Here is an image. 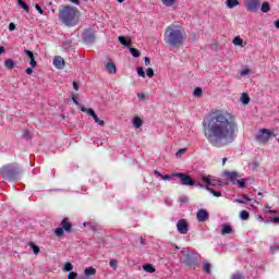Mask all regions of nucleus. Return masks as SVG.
I'll list each match as a JSON object with an SVG mask.
<instances>
[{
	"instance_id": "7ed1b4c3",
	"label": "nucleus",
	"mask_w": 279,
	"mask_h": 279,
	"mask_svg": "<svg viewBox=\"0 0 279 279\" xmlns=\"http://www.w3.org/2000/svg\"><path fill=\"white\" fill-rule=\"evenodd\" d=\"M59 19L66 27H75L80 23V11L71 5L59 8Z\"/></svg>"
},
{
	"instance_id": "72a5a7b5",
	"label": "nucleus",
	"mask_w": 279,
	"mask_h": 279,
	"mask_svg": "<svg viewBox=\"0 0 279 279\" xmlns=\"http://www.w3.org/2000/svg\"><path fill=\"white\" fill-rule=\"evenodd\" d=\"M207 191H209L214 197H221V192L219 191H215L210 187H207Z\"/></svg>"
},
{
	"instance_id": "ea45409f",
	"label": "nucleus",
	"mask_w": 279,
	"mask_h": 279,
	"mask_svg": "<svg viewBox=\"0 0 279 279\" xmlns=\"http://www.w3.org/2000/svg\"><path fill=\"white\" fill-rule=\"evenodd\" d=\"M29 64H31L32 69H36V66H38V63L36 62L35 57L31 59Z\"/></svg>"
},
{
	"instance_id": "3c124183",
	"label": "nucleus",
	"mask_w": 279,
	"mask_h": 279,
	"mask_svg": "<svg viewBox=\"0 0 279 279\" xmlns=\"http://www.w3.org/2000/svg\"><path fill=\"white\" fill-rule=\"evenodd\" d=\"M182 154H186V148H181L177 151V156H181Z\"/></svg>"
},
{
	"instance_id": "412c9836",
	"label": "nucleus",
	"mask_w": 279,
	"mask_h": 279,
	"mask_svg": "<svg viewBox=\"0 0 279 279\" xmlns=\"http://www.w3.org/2000/svg\"><path fill=\"white\" fill-rule=\"evenodd\" d=\"M85 276H95V274H97V269H95L94 267H87L84 270Z\"/></svg>"
},
{
	"instance_id": "2eb2a0df",
	"label": "nucleus",
	"mask_w": 279,
	"mask_h": 279,
	"mask_svg": "<svg viewBox=\"0 0 279 279\" xmlns=\"http://www.w3.org/2000/svg\"><path fill=\"white\" fill-rule=\"evenodd\" d=\"M84 40H85V43H88V44L95 43V34L94 33H85Z\"/></svg>"
},
{
	"instance_id": "9d476101",
	"label": "nucleus",
	"mask_w": 279,
	"mask_h": 279,
	"mask_svg": "<svg viewBox=\"0 0 279 279\" xmlns=\"http://www.w3.org/2000/svg\"><path fill=\"white\" fill-rule=\"evenodd\" d=\"M196 219L197 221H201L202 223H204L205 221H208V219H210V214H208V210L206 209H199L196 213Z\"/></svg>"
},
{
	"instance_id": "0e129e2a",
	"label": "nucleus",
	"mask_w": 279,
	"mask_h": 279,
	"mask_svg": "<svg viewBox=\"0 0 279 279\" xmlns=\"http://www.w3.org/2000/svg\"><path fill=\"white\" fill-rule=\"evenodd\" d=\"M140 243H141V245H145V239L140 238Z\"/></svg>"
},
{
	"instance_id": "c9c22d12",
	"label": "nucleus",
	"mask_w": 279,
	"mask_h": 279,
	"mask_svg": "<svg viewBox=\"0 0 279 279\" xmlns=\"http://www.w3.org/2000/svg\"><path fill=\"white\" fill-rule=\"evenodd\" d=\"M64 271H73V264L71 263H65L64 267H63Z\"/></svg>"
},
{
	"instance_id": "393cba45",
	"label": "nucleus",
	"mask_w": 279,
	"mask_h": 279,
	"mask_svg": "<svg viewBox=\"0 0 279 279\" xmlns=\"http://www.w3.org/2000/svg\"><path fill=\"white\" fill-rule=\"evenodd\" d=\"M81 112H86V114H88L89 117H93L95 114V110L86 108L84 106L81 107Z\"/></svg>"
},
{
	"instance_id": "ddd939ff",
	"label": "nucleus",
	"mask_w": 279,
	"mask_h": 279,
	"mask_svg": "<svg viewBox=\"0 0 279 279\" xmlns=\"http://www.w3.org/2000/svg\"><path fill=\"white\" fill-rule=\"evenodd\" d=\"M105 69L111 75L117 73V64H114V62H111V61L105 62Z\"/></svg>"
},
{
	"instance_id": "c85d7f7f",
	"label": "nucleus",
	"mask_w": 279,
	"mask_h": 279,
	"mask_svg": "<svg viewBox=\"0 0 279 279\" xmlns=\"http://www.w3.org/2000/svg\"><path fill=\"white\" fill-rule=\"evenodd\" d=\"M19 5H21V8H23L24 12H29V5H27V3H25V1L23 0H17Z\"/></svg>"
},
{
	"instance_id": "f8f14e48",
	"label": "nucleus",
	"mask_w": 279,
	"mask_h": 279,
	"mask_svg": "<svg viewBox=\"0 0 279 279\" xmlns=\"http://www.w3.org/2000/svg\"><path fill=\"white\" fill-rule=\"evenodd\" d=\"M64 58L60 57V56H56L53 58V66H56V69L62 70L64 69Z\"/></svg>"
},
{
	"instance_id": "49530a36",
	"label": "nucleus",
	"mask_w": 279,
	"mask_h": 279,
	"mask_svg": "<svg viewBox=\"0 0 279 279\" xmlns=\"http://www.w3.org/2000/svg\"><path fill=\"white\" fill-rule=\"evenodd\" d=\"M144 64H145L146 66H149V65L151 64V60H150L148 57H145V58H144Z\"/></svg>"
},
{
	"instance_id": "338daca9",
	"label": "nucleus",
	"mask_w": 279,
	"mask_h": 279,
	"mask_svg": "<svg viewBox=\"0 0 279 279\" xmlns=\"http://www.w3.org/2000/svg\"><path fill=\"white\" fill-rule=\"evenodd\" d=\"M275 27H277V29H279V20L275 21Z\"/></svg>"
},
{
	"instance_id": "680f3d73",
	"label": "nucleus",
	"mask_w": 279,
	"mask_h": 279,
	"mask_svg": "<svg viewBox=\"0 0 279 279\" xmlns=\"http://www.w3.org/2000/svg\"><path fill=\"white\" fill-rule=\"evenodd\" d=\"M1 53H5V48L3 46H0V56Z\"/></svg>"
},
{
	"instance_id": "5701e85b",
	"label": "nucleus",
	"mask_w": 279,
	"mask_h": 279,
	"mask_svg": "<svg viewBox=\"0 0 279 279\" xmlns=\"http://www.w3.org/2000/svg\"><path fill=\"white\" fill-rule=\"evenodd\" d=\"M92 118L94 119L95 123H98L100 125V128H104V125H106V122L104 120H100L99 117H97V113H94Z\"/></svg>"
},
{
	"instance_id": "de8ad7c7",
	"label": "nucleus",
	"mask_w": 279,
	"mask_h": 279,
	"mask_svg": "<svg viewBox=\"0 0 279 279\" xmlns=\"http://www.w3.org/2000/svg\"><path fill=\"white\" fill-rule=\"evenodd\" d=\"M35 10H37V12H39V14H45V12L43 11V8L39 7V4H35Z\"/></svg>"
},
{
	"instance_id": "052dcab7",
	"label": "nucleus",
	"mask_w": 279,
	"mask_h": 279,
	"mask_svg": "<svg viewBox=\"0 0 279 279\" xmlns=\"http://www.w3.org/2000/svg\"><path fill=\"white\" fill-rule=\"evenodd\" d=\"M155 175H157L158 178H162V173H160V171L155 170Z\"/></svg>"
},
{
	"instance_id": "1a4fd4ad",
	"label": "nucleus",
	"mask_w": 279,
	"mask_h": 279,
	"mask_svg": "<svg viewBox=\"0 0 279 279\" xmlns=\"http://www.w3.org/2000/svg\"><path fill=\"white\" fill-rule=\"evenodd\" d=\"M177 230L180 234H187L189 233V223L185 219H181L177 222Z\"/></svg>"
},
{
	"instance_id": "c756f323",
	"label": "nucleus",
	"mask_w": 279,
	"mask_h": 279,
	"mask_svg": "<svg viewBox=\"0 0 279 279\" xmlns=\"http://www.w3.org/2000/svg\"><path fill=\"white\" fill-rule=\"evenodd\" d=\"M161 3L166 5L167 8H171L175 5V0H161Z\"/></svg>"
},
{
	"instance_id": "20e7f679",
	"label": "nucleus",
	"mask_w": 279,
	"mask_h": 279,
	"mask_svg": "<svg viewBox=\"0 0 279 279\" xmlns=\"http://www.w3.org/2000/svg\"><path fill=\"white\" fill-rule=\"evenodd\" d=\"M64 232H68V234H73V223H71L69 218H63L61 221V227H58L54 230L56 236H63Z\"/></svg>"
},
{
	"instance_id": "a19ab883",
	"label": "nucleus",
	"mask_w": 279,
	"mask_h": 279,
	"mask_svg": "<svg viewBox=\"0 0 279 279\" xmlns=\"http://www.w3.org/2000/svg\"><path fill=\"white\" fill-rule=\"evenodd\" d=\"M146 75H147V77H154V69L148 68V69L146 70Z\"/></svg>"
},
{
	"instance_id": "cd10ccee",
	"label": "nucleus",
	"mask_w": 279,
	"mask_h": 279,
	"mask_svg": "<svg viewBox=\"0 0 279 279\" xmlns=\"http://www.w3.org/2000/svg\"><path fill=\"white\" fill-rule=\"evenodd\" d=\"M233 45L235 46V47H241V46H243V39L241 38V37H234L233 38Z\"/></svg>"
},
{
	"instance_id": "864d4df0",
	"label": "nucleus",
	"mask_w": 279,
	"mask_h": 279,
	"mask_svg": "<svg viewBox=\"0 0 279 279\" xmlns=\"http://www.w3.org/2000/svg\"><path fill=\"white\" fill-rule=\"evenodd\" d=\"M72 101L76 105L80 106V101L77 100V96L72 97Z\"/></svg>"
},
{
	"instance_id": "0eeeda50",
	"label": "nucleus",
	"mask_w": 279,
	"mask_h": 279,
	"mask_svg": "<svg viewBox=\"0 0 279 279\" xmlns=\"http://www.w3.org/2000/svg\"><path fill=\"white\" fill-rule=\"evenodd\" d=\"M199 260L197 253H186L183 255L182 263L187 267H195Z\"/></svg>"
},
{
	"instance_id": "e2e57ef3",
	"label": "nucleus",
	"mask_w": 279,
	"mask_h": 279,
	"mask_svg": "<svg viewBox=\"0 0 279 279\" xmlns=\"http://www.w3.org/2000/svg\"><path fill=\"white\" fill-rule=\"evenodd\" d=\"M71 3H75V5H80V0H70Z\"/></svg>"
},
{
	"instance_id": "a211bd4d",
	"label": "nucleus",
	"mask_w": 279,
	"mask_h": 279,
	"mask_svg": "<svg viewBox=\"0 0 279 279\" xmlns=\"http://www.w3.org/2000/svg\"><path fill=\"white\" fill-rule=\"evenodd\" d=\"M221 234H222V235L232 234V227H231L230 225H225V226L222 227Z\"/></svg>"
},
{
	"instance_id": "774afa93",
	"label": "nucleus",
	"mask_w": 279,
	"mask_h": 279,
	"mask_svg": "<svg viewBox=\"0 0 279 279\" xmlns=\"http://www.w3.org/2000/svg\"><path fill=\"white\" fill-rule=\"evenodd\" d=\"M243 199H246L247 202H251V199L247 197V195H242Z\"/></svg>"
},
{
	"instance_id": "f257e3e1",
	"label": "nucleus",
	"mask_w": 279,
	"mask_h": 279,
	"mask_svg": "<svg viewBox=\"0 0 279 279\" xmlns=\"http://www.w3.org/2000/svg\"><path fill=\"white\" fill-rule=\"evenodd\" d=\"M238 130L236 116L228 110L214 109L203 120V132L214 147L234 143Z\"/></svg>"
},
{
	"instance_id": "79ce46f5",
	"label": "nucleus",
	"mask_w": 279,
	"mask_h": 279,
	"mask_svg": "<svg viewBox=\"0 0 279 279\" xmlns=\"http://www.w3.org/2000/svg\"><path fill=\"white\" fill-rule=\"evenodd\" d=\"M24 53L29 58V60H32V58H35L34 57V52L32 50H24Z\"/></svg>"
},
{
	"instance_id": "bb28decb",
	"label": "nucleus",
	"mask_w": 279,
	"mask_h": 279,
	"mask_svg": "<svg viewBox=\"0 0 279 279\" xmlns=\"http://www.w3.org/2000/svg\"><path fill=\"white\" fill-rule=\"evenodd\" d=\"M130 49V53L133 56V58H141V51H138V49L136 48H129Z\"/></svg>"
},
{
	"instance_id": "8fccbe9b",
	"label": "nucleus",
	"mask_w": 279,
	"mask_h": 279,
	"mask_svg": "<svg viewBox=\"0 0 279 279\" xmlns=\"http://www.w3.org/2000/svg\"><path fill=\"white\" fill-rule=\"evenodd\" d=\"M171 178H173V175L166 174V175L161 177V180L167 182V181L171 180Z\"/></svg>"
},
{
	"instance_id": "bf43d9fd",
	"label": "nucleus",
	"mask_w": 279,
	"mask_h": 279,
	"mask_svg": "<svg viewBox=\"0 0 279 279\" xmlns=\"http://www.w3.org/2000/svg\"><path fill=\"white\" fill-rule=\"evenodd\" d=\"M24 138H29V131H24Z\"/></svg>"
},
{
	"instance_id": "f3484780",
	"label": "nucleus",
	"mask_w": 279,
	"mask_h": 279,
	"mask_svg": "<svg viewBox=\"0 0 279 279\" xmlns=\"http://www.w3.org/2000/svg\"><path fill=\"white\" fill-rule=\"evenodd\" d=\"M118 40L121 45H123L124 47H130V45H132L131 40H128V38H125L124 36H119Z\"/></svg>"
},
{
	"instance_id": "423d86ee",
	"label": "nucleus",
	"mask_w": 279,
	"mask_h": 279,
	"mask_svg": "<svg viewBox=\"0 0 279 279\" xmlns=\"http://www.w3.org/2000/svg\"><path fill=\"white\" fill-rule=\"evenodd\" d=\"M172 178H179L180 184H182V186H195V180H193V178H191L190 174L174 172L172 173Z\"/></svg>"
},
{
	"instance_id": "09e8293b",
	"label": "nucleus",
	"mask_w": 279,
	"mask_h": 279,
	"mask_svg": "<svg viewBox=\"0 0 279 279\" xmlns=\"http://www.w3.org/2000/svg\"><path fill=\"white\" fill-rule=\"evenodd\" d=\"M14 29H16V24L10 23V24H9V31H10V32H14Z\"/></svg>"
},
{
	"instance_id": "39448f33",
	"label": "nucleus",
	"mask_w": 279,
	"mask_h": 279,
	"mask_svg": "<svg viewBox=\"0 0 279 279\" xmlns=\"http://www.w3.org/2000/svg\"><path fill=\"white\" fill-rule=\"evenodd\" d=\"M19 171L20 168L16 163H9L0 169L2 175H5L9 180H12V178H16V175H19Z\"/></svg>"
},
{
	"instance_id": "4468645a",
	"label": "nucleus",
	"mask_w": 279,
	"mask_h": 279,
	"mask_svg": "<svg viewBox=\"0 0 279 279\" xmlns=\"http://www.w3.org/2000/svg\"><path fill=\"white\" fill-rule=\"evenodd\" d=\"M225 175H226V178H229V180L232 184H236V181H238L236 178H239V172H236V171H232V172L226 171Z\"/></svg>"
},
{
	"instance_id": "473e14b6",
	"label": "nucleus",
	"mask_w": 279,
	"mask_h": 279,
	"mask_svg": "<svg viewBox=\"0 0 279 279\" xmlns=\"http://www.w3.org/2000/svg\"><path fill=\"white\" fill-rule=\"evenodd\" d=\"M241 101H242V104L247 106V104H250V96L247 94H242Z\"/></svg>"
},
{
	"instance_id": "6ab92c4d",
	"label": "nucleus",
	"mask_w": 279,
	"mask_h": 279,
	"mask_svg": "<svg viewBox=\"0 0 279 279\" xmlns=\"http://www.w3.org/2000/svg\"><path fill=\"white\" fill-rule=\"evenodd\" d=\"M144 271H147V274H154L156 271V268L151 264H145L143 266Z\"/></svg>"
},
{
	"instance_id": "b1692460",
	"label": "nucleus",
	"mask_w": 279,
	"mask_h": 279,
	"mask_svg": "<svg viewBox=\"0 0 279 279\" xmlns=\"http://www.w3.org/2000/svg\"><path fill=\"white\" fill-rule=\"evenodd\" d=\"M133 125L136 129L141 128L143 125V120L141 118H138V117H135L133 119Z\"/></svg>"
},
{
	"instance_id": "69168bd1",
	"label": "nucleus",
	"mask_w": 279,
	"mask_h": 279,
	"mask_svg": "<svg viewBox=\"0 0 279 279\" xmlns=\"http://www.w3.org/2000/svg\"><path fill=\"white\" fill-rule=\"evenodd\" d=\"M226 162H228V158H222V167L226 166Z\"/></svg>"
},
{
	"instance_id": "4be33fe9",
	"label": "nucleus",
	"mask_w": 279,
	"mask_h": 279,
	"mask_svg": "<svg viewBox=\"0 0 279 279\" xmlns=\"http://www.w3.org/2000/svg\"><path fill=\"white\" fill-rule=\"evenodd\" d=\"M260 10H262V12L267 14V12H269L271 10V5H269V2H263Z\"/></svg>"
},
{
	"instance_id": "c03bdc74",
	"label": "nucleus",
	"mask_w": 279,
	"mask_h": 279,
	"mask_svg": "<svg viewBox=\"0 0 279 279\" xmlns=\"http://www.w3.org/2000/svg\"><path fill=\"white\" fill-rule=\"evenodd\" d=\"M109 265H110V267H112V269H117V265H118L117 259H111V260L109 262Z\"/></svg>"
},
{
	"instance_id": "a878e982",
	"label": "nucleus",
	"mask_w": 279,
	"mask_h": 279,
	"mask_svg": "<svg viewBox=\"0 0 279 279\" xmlns=\"http://www.w3.org/2000/svg\"><path fill=\"white\" fill-rule=\"evenodd\" d=\"M240 218L243 220V221H247V219H250V213L247 210H242L240 213Z\"/></svg>"
},
{
	"instance_id": "aec40b11",
	"label": "nucleus",
	"mask_w": 279,
	"mask_h": 279,
	"mask_svg": "<svg viewBox=\"0 0 279 279\" xmlns=\"http://www.w3.org/2000/svg\"><path fill=\"white\" fill-rule=\"evenodd\" d=\"M226 4L230 10H232V8H236V5H239V0H227Z\"/></svg>"
},
{
	"instance_id": "4d7b16f0",
	"label": "nucleus",
	"mask_w": 279,
	"mask_h": 279,
	"mask_svg": "<svg viewBox=\"0 0 279 279\" xmlns=\"http://www.w3.org/2000/svg\"><path fill=\"white\" fill-rule=\"evenodd\" d=\"M137 97H138V99H141L142 101L146 99L145 94H138Z\"/></svg>"
},
{
	"instance_id": "58836bf2",
	"label": "nucleus",
	"mask_w": 279,
	"mask_h": 279,
	"mask_svg": "<svg viewBox=\"0 0 279 279\" xmlns=\"http://www.w3.org/2000/svg\"><path fill=\"white\" fill-rule=\"evenodd\" d=\"M137 75H138L140 77H145V70H143L142 66H138V68H137Z\"/></svg>"
},
{
	"instance_id": "9b49d317",
	"label": "nucleus",
	"mask_w": 279,
	"mask_h": 279,
	"mask_svg": "<svg viewBox=\"0 0 279 279\" xmlns=\"http://www.w3.org/2000/svg\"><path fill=\"white\" fill-rule=\"evenodd\" d=\"M246 8L248 12H258L260 0H248Z\"/></svg>"
},
{
	"instance_id": "5fc2aeb1",
	"label": "nucleus",
	"mask_w": 279,
	"mask_h": 279,
	"mask_svg": "<svg viewBox=\"0 0 279 279\" xmlns=\"http://www.w3.org/2000/svg\"><path fill=\"white\" fill-rule=\"evenodd\" d=\"M241 75H250V69H245L241 72Z\"/></svg>"
},
{
	"instance_id": "603ef678",
	"label": "nucleus",
	"mask_w": 279,
	"mask_h": 279,
	"mask_svg": "<svg viewBox=\"0 0 279 279\" xmlns=\"http://www.w3.org/2000/svg\"><path fill=\"white\" fill-rule=\"evenodd\" d=\"M25 73H27V75H32L34 73V68H27Z\"/></svg>"
},
{
	"instance_id": "f704fd0d",
	"label": "nucleus",
	"mask_w": 279,
	"mask_h": 279,
	"mask_svg": "<svg viewBox=\"0 0 279 279\" xmlns=\"http://www.w3.org/2000/svg\"><path fill=\"white\" fill-rule=\"evenodd\" d=\"M202 93H204V90L201 87H196L194 89L193 95H194V97H202Z\"/></svg>"
},
{
	"instance_id": "f03ea898",
	"label": "nucleus",
	"mask_w": 279,
	"mask_h": 279,
	"mask_svg": "<svg viewBox=\"0 0 279 279\" xmlns=\"http://www.w3.org/2000/svg\"><path fill=\"white\" fill-rule=\"evenodd\" d=\"M185 39L186 33L182 26L172 24L166 28L165 41L170 47H182Z\"/></svg>"
},
{
	"instance_id": "6e6552de",
	"label": "nucleus",
	"mask_w": 279,
	"mask_h": 279,
	"mask_svg": "<svg viewBox=\"0 0 279 279\" xmlns=\"http://www.w3.org/2000/svg\"><path fill=\"white\" fill-rule=\"evenodd\" d=\"M272 134L274 132L269 131L268 129H262L255 138L258 143H267L271 138Z\"/></svg>"
},
{
	"instance_id": "37998d69",
	"label": "nucleus",
	"mask_w": 279,
	"mask_h": 279,
	"mask_svg": "<svg viewBox=\"0 0 279 279\" xmlns=\"http://www.w3.org/2000/svg\"><path fill=\"white\" fill-rule=\"evenodd\" d=\"M231 279H245V278L243 277V275L236 272V274H233V275L231 276Z\"/></svg>"
},
{
	"instance_id": "2f4dec72",
	"label": "nucleus",
	"mask_w": 279,
	"mask_h": 279,
	"mask_svg": "<svg viewBox=\"0 0 279 279\" xmlns=\"http://www.w3.org/2000/svg\"><path fill=\"white\" fill-rule=\"evenodd\" d=\"M4 66L5 69H14V61H12V59H7L4 61Z\"/></svg>"
},
{
	"instance_id": "13d9d810",
	"label": "nucleus",
	"mask_w": 279,
	"mask_h": 279,
	"mask_svg": "<svg viewBox=\"0 0 279 279\" xmlns=\"http://www.w3.org/2000/svg\"><path fill=\"white\" fill-rule=\"evenodd\" d=\"M271 221H272V223H279V217H274V218L271 219Z\"/></svg>"
},
{
	"instance_id": "7c9ffc66",
	"label": "nucleus",
	"mask_w": 279,
	"mask_h": 279,
	"mask_svg": "<svg viewBox=\"0 0 279 279\" xmlns=\"http://www.w3.org/2000/svg\"><path fill=\"white\" fill-rule=\"evenodd\" d=\"M29 246L32 247V250L36 256H38V254H40V247L36 246V244H34V242H31Z\"/></svg>"
},
{
	"instance_id": "dca6fc26",
	"label": "nucleus",
	"mask_w": 279,
	"mask_h": 279,
	"mask_svg": "<svg viewBox=\"0 0 279 279\" xmlns=\"http://www.w3.org/2000/svg\"><path fill=\"white\" fill-rule=\"evenodd\" d=\"M210 267H213L211 264L208 260L204 259L203 260V271L205 274H211Z\"/></svg>"
},
{
	"instance_id": "4c0bfd02",
	"label": "nucleus",
	"mask_w": 279,
	"mask_h": 279,
	"mask_svg": "<svg viewBox=\"0 0 279 279\" xmlns=\"http://www.w3.org/2000/svg\"><path fill=\"white\" fill-rule=\"evenodd\" d=\"M202 180L205 184H207V186H213V181L210 180V178L203 177Z\"/></svg>"
},
{
	"instance_id": "a18cd8bd",
	"label": "nucleus",
	"mask_w": 279,
	"mask_h": 279,
	"mask_svg": "<svg viewBox=\"0 0 279 279\" xmlns=\"http://www.w3.org/2000/svg\"><path fill=\"white\" fill-rule=\"evenodd\" d=\"M77 278V272L75 271H71L69 275H68V279H76Z\"/></svg>"
},
{
	"instance_id": "e433bc0d",
	"label": "nucleus",
	"mask_w": 279,
	"mask_h": 279,
	"mask_svg": "<svg viewBox=\"0 0 279 279\" xmlns=\"http://www.w3.org/2000/svg\"><path fill=\"white\" fill-rule=\"evenodd\" d=\"M235 184H238L240 189H245V179H240L235 181Z\"/></svg>"
},
{
	"instance_id": "6e6d98bb",
	"label": "nucleus",
	"mask_w": 279,
	"mask_h": 279,
	"mask_svg": "<svg viewBox=\"0 0 279 279\" xmlns=\"http://www.w3.org/2000/svg\"><path fill=\"white\" fill-rule=\"evenodd\" d=\"M73 88L74 90H80V85L77 84V82H73Z\"/></svg>"
}]
</instances>
